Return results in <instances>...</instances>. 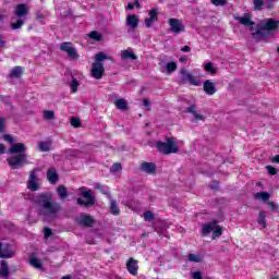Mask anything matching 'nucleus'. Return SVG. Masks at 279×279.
<instances>
[{
  "instance_id": "nucleus-14",
  "label": "nucleus",
  "mask_w": 279,
  "mask_h": 279,
  "mask_svg": "<svg viewBox=\"0 0 279 279\" xmlns=\"http://www.w3.org/2000/svg\"><path fill=\"white\" fill-rule=\"evenodd\" d=\"M156 21H158V10L153 9L149 11L148 17L145 19L146 27H151Z\"/></svg>"
},
{
  "instance_id": "nucleus-41",
  "label": "nucleus",
  "mask_w": 279,
  "mask_h": 279,
  "mask_svg": "<svg viewBox=\"0 0 279 279\" xmlns=\"http://www.w3.org/2000/svg\"><path fill=\"white\" fill-rule=\"evenodd\" d=\"M255 10H263L264 2L263 0H253Z\"/></svg>"
},
{
  "instance_id": "nucleus-7",
  "label": "nucleus",
  "mask_w": 279,
  "mask_h": 279,
  "mask_svg": "<svg viewBox=\"0 0 279 279\" xmlns=\"http://www.w3.org/2000/svg\"><path fill=\"white\" fill-rule=\"evenodd\" d=\"M218 221L214 220L211 222L205 223L202 227V234L203 236H208V234H210V232H213L211 239H219V236H221V234H223V229L221 228V226L217 225Z\"/></svg>"
},
{
  "instance_id": "nucleus-25",
  "label": "nucleus",
  "mask_w": 279,
  "mask_h": 279,
  "mask_svg": "<svg viewBox=\"0 0 279 279\" xmlns=\"http://www.w3.org/2000/svg\"><path fill=\"white\" fill-rule=\"evenodd\" d=\"M269 197H271V195L267 192H259L255 194V199H258L259 202H267Z\"/></svg>"
},
{
  "instance_id": "nucleus-37",
  "label": "nucleus",
  "mask_w": 279,
  "mask_h": 279,
  "mask_svg": "<svg viewBox=\"0 0 279 279\" xmlns=\"http://www.w3.org/2000/svg\"><path fill=\"white\" fill-rule=\"evenodd\" d=\"M57 192H58V195H59V197L61 198V199H65V197H66V195H68V193H66V187H64V186H59L58 189H57Z\"/></svg>"
},
{
  "instance_id": "nucleus-59",
  "label": "nucleus",
  "mask_w": 279,
  "mask_h": 279,
  "mask_svg": "<svg viewBox=\"0 0 279 279\" xmlns=\"http://www.w3.org/2000/svg\"><path fill=\"white\" fill-rule=\"evenodd\" d=\"M271 279H279L278 277H271Z\"/></svg>"
},
{
  "instance_id": "nucleus-17",
  "label": "nucleus",
  "mask_w": 279,
  "mask_h": 279,
  "mask_svg": "<svg viewBox=\"0 0 279 279\" xmlns=\"http://www.w3.org/2000/svg\"><path fill=\"white\" fill-rule=\"evenodd\" d=\"M177 69H178V63L171 61L166 63L165 65H161L160 72L170 74V73H173V71H175Z\"/></svg>"
},
{
  "instance_id": "nucleus-4",
  "label": "nucleus",
  "mask_w": 279,
  "mask_h": 279,
  "mask_svg": "<svg viewBox=\"0 0 279 279\" xmlns=\"http://www.w3.org/2000/svg\"><path fill=\"white\" fill-rule=\"evenodd\" d=\"M182 145V142L178 141L175 137H168L166 142H159L157 143V149L161 154H178L180 151V146Z\"/></svg>"
},
{
  "instance_id": "nucleus-8",
  "label": "nucleus",
  "mask_w": 279,
  "mask_h": 279,
  "mask_svg": "<svg viewBox=\"0 0 279 279\" xmlns=\"http://www.w3.org/2000/svg\"><path fill=\"white\" fill-rule=\"evenodd\" d=\"M81 195L83 198H77V204L80 206H93L95 204V196L93 195V191L86 190V187L80 189Z\"/></svg>"
},
{
  "instance_id": "nucleus-48",
  "label": "nucleus",
  "mask_w": 279,
  "mask_h": 279,
  "mask_svg": "<svg viewBox=\"0 0 279 279\" xmlns=\"http://www.w3.org/2000/svg\"><path fill=\"white\" fill-rule=\"evenodd\" d=\"M267 205L270 207L271 210H274V213L278 210V204H276L275 202H268Z\"/></svg>"
},
{
  "instance_id": "nucleus-40",
  "label": "nucleus",
  "mask_w": 279,
  "mask_h": 279,
  "mask_svg": "<svg viewBox=\"0 0 279 279\" xmlns=\"http://www.w3.org/2000/svg\"><path fill=\"white\" fill-rule=\"evenodd\" d=\"M134 8H137V10L141 9V3L138 2V0H135L134 2H129L128 9L134 10Z\"/></svg>"
},
{
  "instance_id": "nucleus-56",
  "label": "nucleus",
  "mask_w": 279,
  "mask_h": 279,
  "mask_svg": "<svg viewBox=\"0 0 279 279\" xmlns=\"http://www.w3.org/2000/svg\"><path fill=\"white\" fill-rule=\"evenodd\" d=\"M272 162H279V155H276V156L272 158Z\"/></svg>"
},
{
  "instance_id": "nucleus-39",
  "label": "nucleus",
  "mask_w": 279,
  "mask_h": 279,
  "mask_svg": "<svg viewBox=\"0 0 279 279\" xmlns=\"http://www.w3.org/2000/svg\"><path fill=\"white\" fill-rule=\"evenodd\" d=\"M187 259L191 260L192 263H201L202 262V256L197 254H190L187 256Z\"/></svg>"
},
{
  "instance_id": "nucleus-49",
  "label": "nucleus",
  "mask_w": 279,
  "mask_h": 279,
  "mask_svg": "<svg viewBox=\"0 0 279 279\" xmlns=\"http://www.w3.org/2000/svg\"><path fill=\"white\" fill-rule=\"evenodd\" d=\"M0 132H5V119L0 118Z\"/></svg>"
},
{
  "instance_id": "nucleus-19",
  "label": "nucleus",
  "mask_w": 279,
  "mask_h": 279,
  "mask_svg": "<svg viewBox=\"0 0 279 279\" xmlns=\"http://www.w3.org/2000/svg\"><path fill=\"white\" fill-rule=\"evenodd\" d=\"M141 169L144 171V173H156V163L144 162L142 163Z\"/></svg>"
},
{
  "instance_id": "nucleus-60",
  "label": "nucleus",
  "mask_w": 279,
  "mask_h": 279,
  "mask_svg": "<svg viewBox=\"0 0 279 279\" xmlns=\"http://www.w3.org/2000/svg\"><path fill=\"white\" fill-rule=\"evenodd\" d=\"M278 51H279V48H278Z\"/></svg>"
},
{
  "instance_id": "nucleus-16",
  "label": "nucleus",
  "mask_w": 279,
  "mask_h": 279,
  "mask_svg": "<svg viewBox=\"0 0 279 279\" xmlns=\"http://www.w3.org/2000/svg\"><path fill=\"white\" fill-rule=\"evenodd\" d=\"M203 88L206 95H215L217 93V87L210 80L205 81Z\"/></svg>"
},
{
  "instance_id": "nucleus-31",
  "label": "nucleus",
  "mask_w": 279,
  "mask_h": 279,
  "mask_svg": "<svg viewBox=\"0 0 279 279\" xmlns=\"http://www.w3.org/2000/svg\"><path fill=\"white\" fill-rule=\"evenodd\" d=\"M38 147L40 151H49V149H51V142H40Z\"/></svg>"
},
{
  "instance_id": "nucleus-54",
  "label": "nucleus",
  "mask_w": 279,
  "mask_h": 279,
  "mask_svg": "<svg viewBox=\"0 0 279 279\" xmlns=\"http://www.w3.org/2000/svg\"><path fill=\"white\" fill-rule=\"evenodd\" d=\"M181 51H183V52H189V51H191V47H189V46H184L182 49H181Z\"/></svg>"
},
{
  "instance_id": "nucleus-50",
  "label": "nucleus",
  "mask_w": 279,
  "mask_h": 279,
  "mask_svg": "<svg viewBox=\"0 0 279 279\" xmlns=\"http://www.w3.org/2000/svg\"><path fill=\"white\" fill-rule=\"evenodd\" d=\"M44 236H45V239H49L51 236V229L45 228L44 229Z\"/></svg>"
},
{
  "instance_id": "nucleus-15",
  "label": "nucleus",
  "mask_w": 279,
  "mask_h": 279,
  "mask_svg": "<svg viewBox=\"0 0 279 279\" xmlns=\"http://www.w3.org/2000/svg\"><path fill=\"white\" fill-rule=\"evenodd\" d=\"M77 223H80L81 226H87L88 228H90V226H93V223L95 222V220H93V217L86 215V214H81L77 218H76Z\"/></svg>"
},
{
  "instance_id": "nucleus-2",
  "label": "nucleus",
  "mask_w": 279,
  "mask_h": 279,
  "mask_svg": "<svg viewBox=\"0 0 279 279\" xmlns=\"http://www.w3.org/2000/svg\"><path fill=\"white\" fill-rule=\"evenodd\" d=\"M37 204L40 206L39 215L44 217L46 221H51V219L58 217L60 205L58 203H51V197L49 195H39Z\"/></svg>"
},
{
  "instance_id": "nucleus-5",
  "label": "nucleus",
  "mask_w": 279,
  "mask_h": 279,
  "mask_svg": "<svg viewBox=\"0 0 279 279\" xmlns=\"http://www.w3.org/2000/svg\"><path fill=\"white\" fill-rule=\"evenodd\" d=\"M14 14L17 16L16 22H14V17L12 19L11 27L12 29H21L25 24V16L29 14V5L20 3L14 9Z\"/></svg>"
},
{
  "instance_id": "nucleus-53",
  "label": "nucleus",
  "mask_w": 279,
  "mask_h": 279,
  "mask_svg": "<svg viewBox=\"0 0 279 279\" xmlns=\"http://www.w3.org/2000/svg\"><path fill=\"white\" fill-rule=\"evenodd\" d=\"M5 154V145L0 143V155Z\"/></svg>"
},
{
  "instance_id": "nucleus-20",
  "label": "nucleus",
  "mask_w": 279,
  "mask_h": 279,
  "mask_svg": "<svg viewBox=\"0 0 279 279\" xmlns=\"http://www.w3.org/2000/svg\"><path fill=\"white\" fill-rule=\"evenodd\" d=\"M126 25H129V27H131L132 29L138 27V15H128Z\"/></svg>"
},
{
  "instance_id": "nucleus-55",
  "label": "nucleus",
  "mask_w": 279,
  "mask_h": 279,
  "mask_svg": "<svg viewBox=\"0 0 279 279\" xmlns=\"http://www.w3.org/2000/svg\"><path fill=\"white\" fill-rule=\"evenodd\" d=\"M3 47H5V41L0 37V49H3Z\"/></svg>"
},
{
  "instance_id": "nucleus-33",
  "label": "nucleus",
  "mask_w": 279,
  "mask_h": 279,
  "mask_svg": "<svg viewBox=\"0 0 279 279\" xmlns=\"http://www.w3.org/2000/svg\"><path fill=\"white\" fill-rule=\"evenodd\" d=\"M206 73H210V75H215L217 73V68L213 66V62H208L205 64Z\"/></svg>"
},
{
  "instance_id": "nucleus-10",
  "label": "nucleus",
  "mask_w": 279,
  "mask_h": 279,
  "mask_svg": "<svg viewBox=\"0 0 279 279\" xmlns=\"http://www.w3.org/2000/svg\"><path fill=\"white\" fill-rule=\"evenodd\" d=\"M60 49L61 51H64V53H68L71 60H77V58H80V54H77V50L69 41L62 43Z\"/></svg>"
},
{
  "instance_id": "nucleus-36",
  "label": "nucleus",
  "mask_w": 279,
  "mask_h": 279,
  "mask_svg": "<svg viewBox=\"0 0 279 279\" xmlns=\"http://www.w3.org/2000/svg\"><path fill=\"white\" fill-rule=\"evenodd\" d=\"M192 86H202V80H199L198 77L194 76L192 74V76H190V81H187Z\"/></svg>"
},
{
  "instance_id": "nucleus-9",
  "label": "nucleus",
  "mask_w": 279,
  "mask_h": 279,
  "mask_svg": "<svg viewBox=\"0 0 279 279\" xmlns=\"http://www.w3.org/2000/svg\"><path fill=\"white\" fill-rule=\"evenodd\" d=\"M168 25L170 27V32L175 36H178V34H182L183 32H185L184 22H182V20L170 19L168 21Z\"/></svg>"
},
{
  "instance_id": "nucleus-52",
  "label": "nucleus",
  "mask_w": 279,
  "mask_h": 279,
  "mask_svg": "<svg viewBox=\"0 0 279 279\" xmlns=\"http://www.w3.org/2000/svg\"><path fill=\"white\" fill-rule=\"evenodd\" d=\"M143 106H144L145 108H149V106H151V102H149L148 99H144V100H143Z\"/></svg>"
},
{
  "instance_id": "nucleus-22",
  "label": "nucleus",
  "mask_w": 279,
  "mask_h": 279,
  "mask_svg": "<svg viewBox=\"0 0 279 279\" xmlns=\"http://www.w3.org/2000/svg\"><path fill=\"white\" fill-rule=\"evenodd\" d=\"M238 21L239 23H241V25H245L246 27H250V29L254 27V22H252V19H250V15L238 17Z\"/></svg>"
},
{
  "instance_id": "nucleus-13",
  "label": "nucleus",
  "mask_w": 279,
  "mask_h": 279,
  "mask_svg": "<svg viewBox=\"0 0 279 279\" xmlns=\"http://www.w3.org/2000/svg\"><path fill=\"white\" fill-rule=\"evenodd\" d=\"M126 269L131 276H138V260L131 257L126 262Z\"/></svg>"
},
{
  "instance_id": "nucleus-51",
  "label": "nucleus",
  "mask_w": 279,
  "mask_h": 279,
  "mask_svg": "<svg viewBox=\"0 0 279 279\" xmlns=\"http://www.w3.org/2000/svg\"><path fill=\"white\" fill-rule=\"evenodd\" d=\"M8 17V13L5 11H0V21H3V19Z\"/></svg>"
},
{
  "instance_id": "nucleus-29",
  "label": "nucleus",
  "mask_w": 279,
  "mask_h": 279,
  "mask_svg": "<svg viewBox=\"0 0 279 279\" xmlns=\"http://www.w3.org/2000/svg\"><path fill=\"white\" fill-rule=\"evenodd\" d=\"M180 75H181L183 82H189L193 74H191L189 71H186V69H181L180 70Z\"/></svg>"
},
{
  "instance_id": "nucleus-24",
  "label": "nucleus",
  "mask_w": 279,
  "mask_h": 279,
  "mask_svg": "<svg viewBox=\"0 0 279 279\" xmlns=\"http://www.w3.org/2000/svg\"><path fill=\"white\" fill-rule=\"evenodd\" d=\"M267 217V213L265 211H259V215L257 217V223L262 226L263 228H267V220H265Z\"/></svg>"
},
{
  "instance_id": "nucleus-11",
  "label": "nucleus",
  "mask_w": 279,
  "mask_h": 279,
  "mask_svg": "<svg viewBox=\"0 0 279 279\" xmlns=\"http://www.w3.org/2000/svg\"><path fill=\"white\" fill-rule=\"evenodd\" d=\"M36 171H38V169H34L29 173V179L27 182V189L29 191H38V189H40V180L36 178Z\"/></svg>"
},
{
  "instance_id": "nucleus-34",
  "label": "nucleus",
  "mask_w": 279,
  "mask_h": 279,
  "mask_svg": "<svg viewBox=\"0 0 279 279\" xmlns=\"http://www.w3.org/2000/svg\"><path fill=\"white\" fill-rule=\"evenodd\" d=\"M44 119L46 121H53V119H56V113L51 110H46L44 111Z\"/></svg>"
},
{
  "instance_id": "nucleus-27",
  "label": "nucleus",
  "mask_w": 279,
  "mask_h": 279,
  "mask_svg": "<svg viewBox=\"0 0 279 279\" xmlns=\"http://www.w3.org/2000/svg\"><path fill=\"white\" fill-rule=\"evenodd\" d=\"M11 77H21L23 75V68L15 66L11 70Z\"/></svg>"
},
{
  "instance_id": "nucleus-38",
  "label": "nucleus",
  "mask_w": 279,
  "mask_h": 279,
  "mask_svg": "<svg viewBox=\"0 0 279 279\" xmlns=\"http://www.w3.org/2000/svg\"><path fill=\"white\" fill-rule=\"evenodd\" d=\"M80 87V82L75 78L72 80V82L70 83V88L72 90V93H77V88Z\"/></svg>"
},
{
  "instance_id": "nucleus-57",
  "label": "nucleus",
  "mask_w": 279,
  "mask_h": 279,
  "mask_svg": "<svg viewBox=\"0 0 279 279\" xmlns=\"http://www.w3.org/2000/svg\"><path fill=\"white\" fill-rule=\"evenodd\" d=\"M179 62H186V61H185V59L180 58V59H179Z\"/></svg>"
},
{
  "instance_id": "nucleus-47",
  "label": "nucleus",
  "mask_w": 279,
  "mask_h": 279,
  "mask_svg": "<svg viewBox=\"0 0 279 279\" xmlns=\"http://www.w3.org/2000/svg\"><path fill=\"white\" fill-rule=\"evenodd\" d=\"M266 169L270 175H276V173H278V170L271 166H267Z\"/></svg>"
},
{
  "instance_id": "nucleus-42",
  "label": "nucleus",
  "mask_w": 279,
  "mask_h": 279,
  "mask_svg": "<svg viewBox=\"0 0 279 279\" xmlns=\"http://www.w3.org/2000/svg\"><path fill=\"white\" fill-rule=\"evenodd\" d=\"M71 125H72L73 128H80V125H82V121H80L78 118H72V119H71Z\"/></svg>"
},
{
  "instance_id": "nucleus-21",
  "label": "nucleus",
  "mask_w": 279,
  "mask_h": 279,
  "mask_svg": "<svg viewBox=\"0 0 279 279\" xmlns=\"http://www.w3.org/2000/svg\"><path fill=\"white\" fill-rule=\"evenodd\" d=\"M47 178L50 184H56V182H58V172L56 171V169L53 168L48 169Z\"/></svg>"
},
{
  "instance_id": "nucleus-35",
  "label": "nucleus",
  "mask_w": 279,
  "mask_h": 279,
  "mask_svg": "<svg viewBox=\"0 0 279 279\" xmlns=\"http://www.w3.org/2000/svg\"><path fill=\"white\" fill-rule=\"evenodd\" d=\"M88 38H90L92 40L99 41L101 40V34L97 31H93L88 34Z\"/></svg>"
},
{
  "instance_id": "nucleus-6",
  "label": "nucleus",
  "mask_w": 279,
  "mask_h": 279,
  "mask_svg": "<svg viewBox=\"0 0 279 279\" xmlns=\"http://www.w3.org/2000/svg\"><path fill=\"white\" fill-rule=\"evenodd\" d=\"M279 27V21H276L274 19H266L263 20L258 26H257V31L255 33H253L254 38H262L263 34H265V32H274L276 29H278Z\"/></svg>"
},
{
  "instance_id": "nucleus-45",
  "label": "nucleus",
  "mask_w": 279,
  "mask_h": 279,
  "mask_svg": "<svg viewBox=\"0 0 279 279\" xmlns=\"http://www.w3.org/2000/svg\"><path fill=\"white\" fill-rule=\"evenodd\" d=\"M144 219H145V221H153V219H154V214H153L151 211H146V213L144 214Z\"/></svg>"
},
{
  "instance_id": "nucleus-23",
  "label": "nucleus",
  "mask_w": 279,
  "mask_h": 279,
  "mask_svg": "<svg viewBox=\"0 0 279 279\" xmlns=\"http://www.w3.org/2000/svg\"><path fill=\"white\" fill-rule=\"evenodd\" d=\"M122 60H136V54L132 50H122L121 51Z\"/></svg>"
},
{
  "instance_id": "nucleus-1",
  "label": "nucleus",
  "mask_w": 279,
  "mask_h": 279,
  "mask_svg": "<svg viewBox=\"0 0 279 279\" xmlns=\"http://www.w3.org/2000/svg\"><path fill=\"white\" fill-rule=\"evenodd\" d=\"M25 151H27V146H25L23 143H15L10 147L9 154H17L7 159V162L11 169H21L28 163Z\"/></svg>"
},
{
  "instance_id": "nucleus-28",
  "label": "nucleus",
  "mask_w": 279,
  "mask_h": 279,
  "mask_svg": "<svg viewBox=\"0 0 279 279\" xmlns=\"http://www.w3.org/2000/svg\"><path fill=\"white\" fill-rule=\"evenodd\" d=\"M118 110H128V101L125 99H118L116 101Z\"/></svg>"
},
{
  "instance_id": "nucleus-44",
  "label": "nucleus",
  "mask_w": 279,
  "mask_h": 279,
  "mask_svg": "<svg viewBox=\"0 0 279 279\" xmlns=\"http://www.w3.org/2000/svg\"><path fill=\"white\" fill-rule=\"evenodd\" d=\"M110 170L112 173H119L121 171V163H113Z\"/></svg>"
},
{
  "instance_id": "nucleus-43",
  "label": "nucleus",
  "mask_w": 279,
  "mask_h": 279,
  "mask_svg": "<svg viewBox=\"0 0 279 279\" xmlns=\"http://www.w3.org/2000/svg\"><path fill=\"white\" fill-rule=\"evenodd\" d=\"M227 1L228 0H211V3H213V5H216V7H223V5H226V3H227Z\"/></svg>"
},
{
  "instance_id": "nucleus-18",
  "label": "nucleus",
  "mask_w": 279,
  "mask_h": 279,
  "mask_svg": "<svg viewBox=\"0 0 279 279\" xmlns=\"http://www.w3.org/2000/svg\"><path fill=\"white\" fill-rule=\"evenodd\" d=\"M186 112H190V114H192L193 121H195V122L204 121V116H202V113L197 112L195 105H192L191 107H189L186 109Z\"/></svg>"
},
{
  "instance_id": "nucleus-3",
  "label": "nucleus",
  "mask_w": 279,
  "mask_h": 279,
  "mask_svg": "<svg viewBox=\"0 0 279 279\" xmlns=\"http://www.w3.org/2000/svg\"><path fill=\"white\" fill-rule=\"evenodd\" d=\"M104 60H111L110 56L106 54L105 52H98L95 56V62L92 64V77L94 80H101L104 77V73L106 69H104Z\"/></svg>"
},
{
  "instance_id": "nucleus-32",
  "label": "nucleus",
  "mask_w": 279,
  "mask_h": 279,
  "mask_svg": "<svg viewBox=\"0 0 279 279\" xmlns=\"http://www.w3.org/2000/svg\"><path fill=\"white\" fill-rule=\"evenodd\" d=\"M110 213L112 215H120L121 209H119V206L117 205V203L114 201H111L110 203Z\"/></svg>"
},
{
  "instance_id": "nucleus-58",
  "label": "nucleus",
  "mask_w": 279,
  "mask_h": 279,
  "mask_svg": "<svg viewBox=\"0 0 279 279\" xmlns=\"http://www.w3.org/2000/svg\"><path fill=\"white\" fill-rule=\"evenodd\" d=\"M62 279H71V277L68 276V277H63Z\"/></svg>"
},
{
  "instance_id": "nucleus-30",
  "label": "nucleus",
  "mask_w": 279,
  "mask_h": 279,
  "mask_svg": "<svg viewBox=\"0 0 279 279\" xmlns=\"http://www.w3.org/2000/svg\"><path fill=\"white\" fill-rule=\"evenodd\" d=\"M29 263L35 269H43V264L40 263V259L36 257H31Z\"/></svg>"
},
{
  "instance_id": "nucleus-12",
  "label": "nucleus",
  "mask_w": 279,
  "mask_h": 279,
  "mask_svg": "<svg viewBox=\"0 0 279 279\" xmlns=\"http://www.w3.org/2000/svg\"><path fill=\"white\" fill-rule=\"evenodd\" d=\"M14 256V247L10 244L0 242V258H12Z\"/></svg>"
},
{
  "instance_id": "nucleus-26",
  "label": "nucleus",
  "mask_w": 279,
  "mask_h": 279,
  "mask_svg": "<svg viewBox=\"0 0 279 279\" xmlns=\"http://www.w3.org/2000/svg\"><path fill=\"white\" fill-rule=\"evenodd\" d=\"M9 274H10V270L8 269V263L2 262L0 266V276L2 278H8Z\"/></svg>"
},
{
  "instance_id": "nucleus-46",
  "label": "nucleus",
  "mask_w": 279,
  "mask_h": 279,
  "mask_svg": "<svg viewBox=\"0 0 279 279\" xmlns=\"http://www.w3.org/2000/svg\"><path fill=\"white\" fill-rule=\"evenodd\" d=\"M3 141H5L7 143H14V137L10 134H4L3 135Z\"/></svg>"
}]
</instances>
